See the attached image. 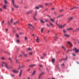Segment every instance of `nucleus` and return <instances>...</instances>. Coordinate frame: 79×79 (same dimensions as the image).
I'll list each match as a JSON object with an SVG mask.
<instances>
[{"label":"nucleus","mask_w":79,"mask_h":79,"mask_svg":"<svg viewBox=\"0 0 79 79\" xmlns=\"http://www.w3.org/2000/svg\"><path fill=\"white\" fill-rule=\"evenodd\" d=\"M16 36L17 37V38H19V35L18 34H16Z\"/></svg>","instance_id":"obj_25"},{"label":"nucleus","mask_w":79,"mask_h":79,"mask_svg":"<svg viewBox=\"0 0 79 79\" xmlns=\"http://www.w3.org/2000/svg\"><path fill=\"white\" fill-rule=\"evenodd\" d=\"M66 26V24H64V25H62V28L63 27H65V26Z\"/></svg>","instance_id":"obj_41"},{"label":"nucleus","mask_w":79,"mask_h":79,"mask_svg":"<svg viewBox=\"0 0 79 79\" xmlns=\"http://www.w3.org/2000/svg\"><path fill=\"white\" fill-rule=\"evenodd\" d=\"M22 56H23L22 55H20L18 57H22Z\"/></svg>","instance_id":"obj_50"},{"label":"nucleus","mask_w":79,"mask_h":79,"mask_svg":"<svg viewBox=\"0 0 79 79\" xmlns=\"http://www.w3.org/2000/svg\"><path fill=\"white\" fill-rule=\"evenodd\" d=\"M28 27L30 29H31V30H33L34 29V26L32 25L31 24H28Z\"/></svg>","instance_id":"obj_3"},{"label":"nucleus","mask_w":79,"mask_h":79,"mask_svg":"<svg viewBox=\"0 0 79 79\" xmlns=\"http://www.w3.org/2000/svg\"><path fill=\"white\" fill-rule=\"evenodd\" d=\"M79 31V27L77 28L75 31Z\"/></svg>","instance_id":"obj_31"},{"label":"nucleus","mask_w":79,"mask_h":79,"mask_svg":"<svg viewBox=\"0 0 79 79\" xmlns=\"http://www.w3.org/2000/svg\"><path fill=\"white\" fill-rule=\"evenodd\" d=\"M14 6L15 7V8H19L18 7V6L16 5V4H13Z\"/></svg>","instance_id":"obj_14"},{"label":"nucleus","mask_w":79,"mask_h":79,"mask_svg":"<svg viewBox=\"0 0 79 79\" xmlns=\"http://www.w3.org/2000/svg\"><path fill=\"white\" fill-rule=\"evenodd\" d=\"M8 23L9 25H10V22H9V21H8Z\"/></svg>","instance_id":"obj_61"},{"label":"nucleus","mask_w":79,"mask_h":79,"mask_svg":"<svg viewBox=\"0 0 79 79\" xmlns=\"http://www.w3.org/2000/svg\"><path fill=\"white\" fill-rule=\"evenodd\" d=\"M62 48L64 50L66 51V48L62 46Z\"/></svg>","instance_id":"obj_27"},{"label":"nucleus","mask_w":79,"mask_h":79,"mask_svg":"<svg viewBox=\"0 0 79 79\" xmlns=\"http://www.w3.org/2000/svg\"><path fill=\"white\" fill-rule=\"evenodd\" d=\"M0 11H1V12H2V8H0Z\"/></svg>","instance_id":"obj_57"},{"label":"nucleus","mask_w":79,"mask_h":79,"mask_svg":"<svg viewBox=\"0 0 79 79\" xmlns=\"http://www.w3.org/2000/svg\"><path fill=\"white\" fill-rule=\"evenodd\" d=\"M43 74H44V73L42 72L38 76V79H41V77H42V76L43 75Z\"/></svg>","instance_id":"obj_5"},{"label":"nucleus","mask_w":79,"mask_h":79,"mask_svg":"<svg viewBox=\"0 0 79 79\" xmlns=\"http://www.w3.org/2000/svg\"><path fill=\"white\" fill-rule=\"evenodd\" d=\"M68 59V57L67 56L66 57V59H63L60 60V62H61L62 60H66Z\"/></svg>","instance_id":"obj_21"},{"label":"nucleus","mask_w":79,"mask_h":79,"mask_svg":"<svg viewBox=\"0 0 79 79\" xmlns=\"http://www.w3.org/2000/svg\"><path fill=\"white\" fill-rule=\"evenodd\" d=\"M75 8H78V7H74L73 8H72L70 9V10H73Z\"/></svg>","instance_id":"obj_24"},{"label":"nucleus","mask_w":79,"mask_h":79,"mask_svg":"<svg viewBox=\"0 0 79 79\" xmlns=\"http://www.w3.org/2000/svg\"><path fill=\"white\" fill-rule=\"evenodd\" d=\"M17 30H18V31H19V30H20V28H17Z\"/></svg>","instance_id":"obj_64"},{"label":"nucleus","mask_w":79,"mask_h":79,"mask_svg":"<svg viewBox=\"0 0 79 79\" xmlns=\"http://www.w3.org/2000/svg\"><path fill=\"white\" fill-rule=\"evenodd\" d=\"M55 59H52V63H54V62H55Z\"/></svg>","instance_id":"obj_26"},{"label":"nucleus","mask_w":79,"mask_h":79,"mask_svg":"<svg viewBox=\"0 0 79 79\" xmlns=\"http://www.w3.org/2000/svg\"><path fill=\"white\" fill-rule=\"evenodd\" d=\"M1 59V60H5V58H4V57H1L0 58Z\"/></svg>","instance_id":"obj_35"},{"label":"nucleus","mask_w":79,"mask_h":79,"mask_svg":"<svg viewBox=\"0 0 79 79\" xmlns=\"http://www.w3.org/2000/svg\"><path fill=\"white\" fill-rule=\"evenodd\" d=\"M36 66V64H34L31 65H29V67H34V66Z\"/></svg>","instance_id":"obj_18"},{"label":"nucleus","mask_w":79,"mask_h":79,"mask_svg":"<svg viewBox=\"0 0 79 79\" xmlns=\"http://www.w3.org/2000/svg\"><path fill=\"white\" fill-rule=\"evenodd\" d=\"M43 7H44V6L42 5H40L39 7V8H42Z\"/></svg>","instance_id":"obj_38"},{"label":"nucleus","mask_w":79,"mask_h":79,"mask_svg":"<svg viewBox=\"0 0 79 79\" xmlns=\"http://www.w3.org/2000/svg\"><path fill=\"white\" fill-rule=\"evenodd\" d=\"M67 43L69 44V45H70V47H73V45L72 44V43H71V42H70V41H67Z\"/></svg>","instance_id":"obj_9"},{"label":"nucleus","mask_w":79,"mask_h":79,"mask_svg":"<svg viewBox=\"0 0 79 79\" xmlns=\"http://www.w3.org/2000/svg\"><path fill=\"white\" fill-rule=\"evenodd\" d=\"M29 12L30 14H31V13H32L33 12V10H31L30 11H29Z\"/></svg>","instance_id":"obj_30"},{"label":"nucleus","mask_w":79,"mask_h":79,"mask_svg":"<svg viewBox=\"0 0 79 79\" xmlns=\"http://www.w3.org/2000/svg\"><path fill=\"white\" fill-rule=\"evenodd\" d=\"M29 59H28L26 60L27 62H28V61H29Z\"/></svg>","instance_id":"obj_59"},{"label":"nucleus","mask_w":79,"mask_h":79,"mask_svg":"<svg viewBox=\"0 0 79 79\" xmlns=\"http://www.w3.org/2000/svg\"><path fill=\"white\" fill-rule=\"evenodd\" d=\"M22 53L24 57H26V58H27V54H25L24 53V52H22Z\"/></svg>","instance_id":"obj_6"},{"label":"nucleus","mask_w":79,"mask_h":79,"mask_svg":"<svg viewBox=\"0 0 79 79\" xmlns=\"http://www.w3.org/2000/svg\"><path fill=\"white\" fill-rule=\"evenodd\" d=\"M2 8L3 9H6V5H4L2 6Z\"/></svg>","instance_id":"obj_15"},{"label":"nucleus","mask_w":79,"mask_h":79,"mask_svg":"<svg viewBox=\"0 0 79 79\" xmlns=\"http://www.w3.org/2000/svg\"><path fill=\"white\" fill-rule=\"evenodd\" d=\"M11 10L12 11H14V8H13V7H11Z\"/></svg>","instance_id":"obj_42"},{"label":"nucleus","mask_w":79,"mask_h":79,"mask_svg":"<svg viewBox=\"0 0 79 79\" xmlns=\"http://www.w3.org/2000/svg\"><path fill=\"white\" fill-rule=\"evenodd\" d=\"M63 31L64 33H66V31L64 30H63Z\"/></svg>","instance_id":"obj_55"},{"label":"nucleus","mask_w":79,"mask_h":79,"mask_svg":"<svg viewBox=\"0 0 79 79\" xmlns=\"http://www.w3.org/2000/svg\"><path fill=\"white\" fill-rule=\"evenodd\" d=\"M10 23H13V19H10Z\"/></svg>","instance_id":"obj_45"},{"label":"nucleus","mask_w":79,"mask_h":79,"mask_svg":"<svg viewBox=\"0 0 79 79\" xmlns=\"http://www.w3.org/2000/svg\"><path fill=\"white\" fill-rule=\"evenodd\" d=\"M44 28H43L41 30V32H43V31H44Z\"/></svg>","instance_id":"obj_47"},{"label":"nucleus","mask_w":79,"mask_h":79,"mask_svg":"<svg viewBox=\"0 0 79 79\" xmlns=\"http://www.w3.org/2000/svg\"><path fill=\"white\" fill-rule=\"evenodd\" d=\"M40 22L41 23H44L45 22L42 20H40Z\"/></svg>","instance_id":"obj_29"},{"label":"nucleus","mask_w":79,"mask_h":79,"mask_svg":"<svg viewBox=\"0 0 79 79\" xmlns=\"http://www.w3.org/2000/svg\"><path fill=\"white\" fill-rule=\"evenodd\" d=\"M36 72V71H35V70L33 73L32 74H31V76H34V75L35 74V73Z\"/></svg>","instance_id":"obj_13"},{"label":"nucleus","mask_w":79,"mask_h":79,"mask_svg":"<svg viewBox=\"0 0 79 79\" xmlns=\"http://www.w3.org/2000/svg\"><path fill=\"white\" fill-rule=\"evenodd\" d=\"M15 61H16V63H18V60H17V59H16V58H15Z\"/></svg>","instance_id":"obj_53"},{"label":"nucleus","mask_w":79,"mask_h":79,"mask_svg":"<svg viewBox=\"0 0 79 79\" xmlns=\"http://www.w3.org/2000/svg\"><path fill=\"white\" fill-rule=\"evenodd\" d=\"M10 75L11 76H12V77H15V76L14 74H11Z\"/></svg>","instance_id":"obj_39"},{"label":"nucleus","mask_w":79,"mask_h":79,"mask_svg":"<svg viewBox=\"0 0 79 79\" xmlns=\"http://www.w3.org/2000/svg\"><path fill=\"white\" fill-rule=\"evenodd\" d=\"M59 11L60 12H63V10H60Z\"/></svg>","instance_id":"obj_54"},{"label":"nucleus","mask_w":79,"mask_h":79,"mask_svg":"<svg viewBox=\"0 0 79 79\" xmlns=\"http://www.w3.org/2000/svg\"><path fill=\"white\" fill-rule=\"evenodd\" d=\"M25 40H27L28 39H27V37H25Z\"/></svg>","instance_id":"obj_49"},{"label":"nucleus","mask_w":79,"mask_h":79,"mask_svg":"<svg viewBox=\"0 0 79 79\" xmlns=\"http://www.w3.org/2000/svg\"><path fill=\"white\" fill-rule=\"evenodd\" d=\"M44 57L43 56H41L40 57V58H41V59H44Z\"/></svg>","instance_id":"obj_46"},{"label":"nucleus","mask_w":79,"mask_h":79,"mask_svg":"<svg viewBox=\"0 0 79 79\" xmlns=\"http://www.w3.org/2000/svg\"><path fill=\"white\" fill-rule=\"evenodd\" d=\"M25 66V65H22L20 67V68L18 69H19V68H24Z\"/></svg>","instance_id":"obj_17"},{"label":"nucleus","mask_w":79,"mask_h":79,"mask_svg":"<svg viewBox=\"0 0 79 79\" xmlns=\"http://www.w3.org/2000/svg\"><path fill=\"white\" fill-rule=\"evenodd\" d=\"M19 21H17L14 23V25H16L17 24L19 23Z\"/></svg>","instance_id":"obj_16"},{"label":"nucleus","mask_w":79,"mask_h":79,"mask_svg":"<svg viewBox=\"0 0 79 79\" xmlns=\"http://www.w3.org/2000/svg\"><path fill=\"white\" fill-rule=\"evenodd\" d=\"M39 65L40 66V67H41V68H43V65L41 64H39Z\"/></svg>","instance_id":"obj_40"},{"label":"nucleus","mask_w":79,"mask_h":79,"mask_svg":"<svg viewBox=\"0 0 79 79\" xmlns=\"http://www.w3.org/2000/svg\"><path fill=\"white\" fill-rule=\"evenodd\" d=\"M12 2L13 4H15V0H12Z\"/></svg>","instance_id":"obj_34"},{"label":"nucleus","mask_w":79,"mask_h":79,"mask_svg":"<svg viewBox=\"0 0 79 79\" xmlns=\"http://www.w3.org/2000/svg\"><path fill=\"white\" fill-rule=\"evenodd\" d=\"M2 24H3V23H4V20H2Z\"/></svg>","instance_id":"obj_56"},{"label":"nucleus","mask_w":79,"mask_h":79,"mask_svg":"<svg viewBox=\"0 0 79 79\" xmlns=\"http://www.w3.org/2000/svg\"><path fill=\"white\" fill-rule=\"evenodd\" d=\"M4 3L5 4H7L8 3V2H7V1H6V0H5Z\"/></svg>","instance_id":"obj_28"},{"label":"nucleus","mask_w":79,"mask_h":79,"mask_svg":"<svg viewBox=\"0 0 79 79\" xmlns=\"http://www.w3.org/2000/svg\"><path fill=\"white\" fill-rule=\"evenodd\" d=\"M46 25L47 26V27H50V25H48V24H46Z\"/></svg>","instance_id":"obj_52"},{"label":"nucleus","mask_w":79,"mask_h":79,"mask_svg":"<svg viewBox=\"0 0 79 79\" xmlns=\"http://www.w3.org/2000/svg\"><path fill=\"white\" fill-rule=\"evenodd\" d=\"M9 60H10L11 63H12V60H11V58H9Z\"/></svg>","instance_id":"obj_36"},{"label":"nucleus","mask_w":79,"mask_h":79,"mask_svg":"<svg viewBox=\"0 0 79 79\" xmlns=\"http://www.w3.org/2000/svg\"><path fill=\"white\" fill-rule=\"evenodd\" d=\"M67 31H72V30H73V28H67Z\"/></svg>","instance_id":"obj_12"},{"label":"nucleus","mask_w":79,"mask_h":79,"mask_svg":"<svg viewBox=\"0 0 79 79\" xmlns=\"http://www.w3.org/2000/svg\"><path fill=\"white\" fill-rule=\"evenodd\" d=\"M37 10H35V15L33 16V18L34 19V20H35V21H38V20L35 18V16H37Z\"/></svg>","instance_id":"obj_2"},{"label":"nucleus","mask_w":79,"mask_h":79,"mask_svg":"<svg viewBox=\"0 0 79 79\" xmlns=\"http://www.w3.org/2000/svg\"><path fill=\"white\" fill-rule=\"evenodd\" d=\"M61 66H63V67H64V64L63 63V64H61Z\"/></svg>","instance_id":"obj_43"},{"label":"nucleus","mask_w":79,"mask_h":79,"mask_svg":"<svg viewBox=\"0 0 79 79\" xmlns=\"http://www.w3.org/2000/svg\"><path fill=\"white\" fill-rule=\"evenodd\" d=\"M43 55L44 56H45L46 55V54H43Z\"/></svg>","instance_id":"obj_62"},{"label":"nucleus","mask_w":79,"mask_h":79,"mask_svg":"<svg viewBox=\"0 0 79 79\" xmlns=\"http://www.w3.org/2000/svg\"><path fill=\"white\" fill-rule=\"evenodd\" d=\"M26 14L27 15H29V14H30L29 13V11H28V12H27Z\"/></svg>","instance_id":"obj_48"},{"label":"nucleus","mask_w":79,"mask_h":79,"mask_svg":"<svg viewBox=\"0 0 79 79\" xmlns=\"http://www.w3.org/2000/svg\"><path fill=\"white\" fill-rule=\"evenodd\" d=\"M73 17H71L69 18V21H71L73 20Z\"/></svg>","instance_id":"obj_19"},{"label":"nucleus","mask_w":79,"mask_h":79,"mask_svg":"<svg viewBox=\"0 0 79 79\" xmlns=\"http://www.w3.org/2000/svg\"><path fill=\"white\" fill-rule=\"evenodd\" d=\"M23 70L22 69H21L20 71V72H19V76L20 77V76H21V75H22V73H23Z\"/></svg>","instance_id":"obj_8"},{"label":"nucleus","mask_w":79,"mask_h":79,"mask_svg":"<svg viewBox=\"0 0 79 79\" xmlns=\"http://www.w3.org/2000/svg\"><path fill=\"white\" fill-rule=\"evenodd\" d=\"M48 18H50L51 17V16H50V15H48Z\"/></svg>","instance_id":"obj_63"},{"label":"nucleus","mask_w":79,"mask_h":79,"mask_svg":"<svg viewBox=\"0 0 79 79\" xmlns=\"http://www.w3.org/2000/svg\"><path fill=\"white\" fill-rule=\"evenodd\" d=\"M5 53H7L8 55H10V53L8 52H5Z\"/></svg>","instance_id":"obj_44"},{"label":"nucleus","mask_w":79,"mask_h":79,"mask_svg":"<svg viewBox=\"0 0 79 79\" xmlns=\"http://www.w3.org/2000/svg\"><path fill=\"white\" fill-rule=\"evenodd\" d=\"M29 55H32V53L31 52H30V53H29Z\"/></svg>","instance_id":"obj_58"},{"label":"nucleus","mask_w":79,"mask_h":79,"mask_svg":"<svg viewBox=\"0 0 79 79\" xmlns=\"http://www.w3.org/2000/svg\"><path fill=\"white\" fill-rule=\"evenodd\" d=\"M35 9H36V10H39V7H37V6H36L35 7Z\"/></svg>","instance_id":"obj_37"},{"label":"nucleus","mask_w":79,"mask_h":79,"mask_svg":"<svg viewBox=\"0 0 79 79\" xmlns=\"http://www.w3.org/2000/svg\"><path fill=\"white\" fill-rule=\"evenodd\" d=\"M16 41H17V42H18V43L19 42H20L19 40H17Z\"/></svg>","instance_id":"obj_51"},{"label":"nucleus","mask_w":79,"mask_h":79,"mask_svg":"<svg viewBox=\"0 0 79 79\" xmlns=\"http://www.w3.org/2000/svg\"><path fill=\"white\" fill-rule=\"evenodd\" d=\"M49 24L51 26L53 27L54 26V25H53V23L50 22L49 23Z\"/></svg>","instance_id":"obj_22"},{"label":"nucleus","mask_w":79,"mask_h":79,"mask_svg":"<svg viewBox=\"0 0 79 79\" xmlns=\"http://www.w3.org/2000/svg\"><path fill=\"white\" fill-rule=\"evenodd\" d=\"M45 5H46V6L48 5V3H46Z\"/></svg>","instance_id":"obj_60"},{"label":"nucleus","mask_w":79,"mask_h":79,"mask_svg":"<svg viewBox=\"0 0 79 79\" xmlns=\"http://www.w3.org/2000/svg\"><path fill=\"white\" fill-rule=\"evenodd\" d=\"M36 41L37 43H39V38L38 36H37V38L36 40Z\"/></svg>","instance_id":"obj_10"},{"label":"nucleus","mask_w":79,"mask_h":79,"mask_svg":"<svg viewBox=\"0 0 79 79\" xmlns=\"http://www.w3.org/2000/svg\"><path fill=\"white\" fill-rule=\"evenodd\" d=\"M63 15H59V16H58L57 17V18H61V17H62V16H63Z\"/></svg>","instance_id":"obj_23"},{"label":"nucleus","mask_w":79,"mask_h":79,"mask_svg":"<svg viewBox=\"0 0 79 79\" xmlns=\"http://www.w3.org/2000/svg\"><path fill=\"white\" fill-rule=\"evenodd\" d=\"M13 71L14 73H18L19 72L18 70H13Z\"/></svg>","instance_id":"obj_11"},{"label":"nucleus","mask_w":79,"mask_h":79,"mask_svg":"<svg viewBox=\"0 0 79 79\" xmlns=\"http://www.w3.org/2000/svg\"><path fill=\"white\" fill-rule=\"evenodd\" d=\"M27 50H28V51H29L30 50H32V48H28Z\"/></svg>","instance_id":"obj_32"},{"label":"nucleus","mask_w":79,"mask_h":79,"mask_svg":"<svg viewBox=\"0 0 79 79\" xmlns=\"http://www.w3.org/2000/svg\"><path fill=\"white\" fill-rule=\"evenodd\" d=\"M3 64H4L5 67L6 68H7V69H10V68H12V67L11 66H9L8 64V63L6 62H5L4 61H2V64L1 65V66L2 67H3L4 66L3 65Z\"/></svg>","instance_id":"obj_1"},{"label":"nucleus","mask_w":79,"mask_h":79,"mask_svg":"<svg viewBox=\"0 0 79 79\" xmlns=\"http://www.w3.org/2000/svg\"><path fill=\"white\" fill-rule=\"evenodd\" d=\"M64 36H66V37H69V35L66 34H64Z\"/></svg>","instance_id":"obj_33"},{"label":"nucleus","mask_w":79,"mask_h":79,"mask_svg":"<svg viewBox=\"0 0 79 79\" xmlns=\"http://www.w3.org/2000/svg\"><path fill=\"white\" fill-rule=\"evenodd\" d=\"M73 51H75L76 53H79V50L77 49L76 48H75L73 49Z\"/></svg>","instance_id":"obj_4"},{"label":"nucleus","mask_w":79,"mask_h":79,"mask_svg":"<svg viewBox=\"0 0 79 79\" xmlns=\"http://www.w3.org/2000/svg\"><path fill=\"white\" fill-rule=\"evenodd\" d=\"M50 20L51 21H52L53 23H55V20H54V19H53L52 18H51L50 19Z\"/></svg>","instance_id":"obj_20"},{"label":"nucleus","mask_w":79,"mask_h":79,"mask_svg":"<svg viewBox=\"0 0 79 79\" xmlns=\"http://www.w3.org/2000/svg\"><path fill=\"white\" fill-rule=\"evenodd\" d=\"M56 24H57V26L60 29H63V27H62V25H60L59 24H58L57 23H56Z\"/></svg>","instance_id":"obj_7"}]
</instances>
